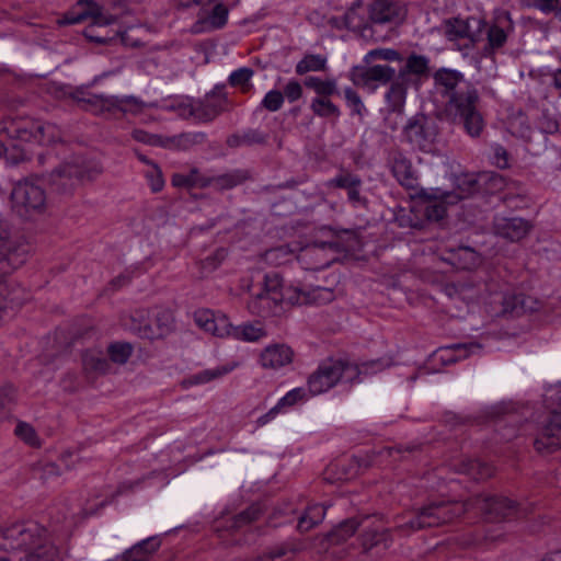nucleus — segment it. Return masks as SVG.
Segmentation results:
<instances>
[{"label": "nucleus", "instance_id": "3", "mask_svg": "<svg viewBox=\"0 0 561 561\" xmlns=\"http://www.w3.org/2000/svg\"><path fill=\"white\" fill-rule=\"evenodd\" d=\"M0 538L1 549L24 553L19 561H54L57 556L56 547L47 538V530L33 522L11 525Z\"/></svg>", "mask_w": 561, "mask_h": 561}, {"label": "nucleus", "instance_id": "40", "mask_svg": "<svg viewBox=\"0 0 561 561\" xmlns=\"http://www.w3.org/2000/svg\"><path fill=\"white\" fill-rule=\"evenodd\" d=\"M359 526L356 518H351L342 522L329 534V541L334 545H340L352 537Z\"/></svg>", "mask_w": 561, "mask_h": 561}, {"label": "nucleus", "instance_id": "10", "mask_svg": "<svg viewBox=\"0 0 561 561\" xmlns=\"http://www.w3.org/2000/svg\"><path fill=\"white\" fill-rule=\"evenodd\" d=\"M394 76V68L388 65L358 66L352 69L350 79L355 85L375 92L380 85L391 82Z\"/></svg>", "mask_w": 561, "mask_h": 561}, {"label": "nucleus", "instance_id": "31", "mask_svg": "<svg viewBox=\"0 0 561 561\" xmlns=\"http://www.w3.org/2000/svg\"><path fill=\"white\" fill-rule=\"evenodd\" d=\"M116 95H89L88 106L84 107L85 111L91 112L93 115H116L115 107Z\"/></svg>", "mask_w": 561, "mask_h": 561}, {"label": "nucleus", "instance_id": "21", "mask_svg": "<svg viewBox=\"0 0 561 561\" xmlns=\"http://www.w3.org/2000/svg\"><path fill=\"white\" fill-rule=\"evenodd\" d=\"M266 335L267 332L260 322H245L240 325H232L229 322V334L227 336L234 340L254 343L266 337Z\"/></svg>", "mask_w": 561, "mask_h": 561}, {"label": "nucleus", "instance_id": "17", "mask_svg": "<svg viewBox=\"0 0 561 561\" xmlns=\"http://www.w3.org/2000/svg\"><path fill=\"white\" fill-rule=\"evenodd\" d=\"M558 447H561V414L553 413L549 424L535 439V448L541 453L552 451Z\"/></svg>", "mask_w": 561, "mask_h": 561}, {"label": "nucleus", "instance_id": "42", "mask_svg": "<svg viewBox=\"0 0 561 561\" xmlns=\"http://www.w3.org/2000/svg\"><path fill=\"white\" fill-rule=\"evenodd\" d=\"M20 291V288H11L7 282L0 279V311L18 307Z\"/></svg>", "mask_w": 561, "mask_h": 561}, {"label": "nucleus", "instance_id": "44", "mask_svg": "<svg viewBox=\"0 0 561 561\" xmlns=\"http://www.w3.org/2000/svg\"><path fill=\"white\" fill-rule=\"evenodd\" d=\"M295 251V249H291L287 244L279 245L267 250L264 253V259L270 264L280 265L288 262L289 259L294 255Z\"/></svg>", "mask_w": 561, "mask_h": 561}, {"label": "nucleus", "instance_id": "22", "mask_svg": "<svg viewBox=\"0 0 561 561\" xmlns=\"http://www.w3.org/2000/svg\"><path fill=\"white\" fill-rule=\"evenodd\" d=\"M8 123V137L16 138L25 142H35L34 133L39 131V121L21 118L16 121H4Z\"/></svg>", "mask_w": 561, "mask_h": 561}, {"label": "nucleus", "instance_id": "56", "mask_svg": "<svg viewBox=\"0 0 561 561\" xmlns=\"http://www.w3.org/2000/svg\"><path fill=\"white\" fill-rule=\"evenodd\" d=\"M15 434L31 446H38V438L34 428L26 423H19L15 427Z\"/></svg>", "mask_w": 561, "mask_h": 561}, {"label": "nucleus", "instance_id": "27", "mask_svg": "<svg viewBox=\"0 0 561 561\" xmlns=\"http://www.w3.org/2000/svg\"><path fill=\"white\" fill-rule=\"evenodd\" d=\"M203 133H182L171 137H164L162 148L171 150H190L193 147L204 142Z\"/></svg>", "mask_w": 561, "mask_h": 561}, {"label": "nucleus", "instance_id": "64", "mask_svg": "<svg viewBox=\"0 0 561 561\" xmlns=\"http://www.w3.org/2000/svg\"><path fill=\"white\" fill-rule=\"evenodd\" d=\"M493 163L500 168V169H505L508 167V156H507V151L501 147V146H495L493 148Z\"/></svg>", "mask_w": 561, "mask_h": 561}, {"label": "nucleus", "instance_id": "33", "mask_svg": "<svg viewBox=\"0 0 561 561\" xmlns=\"http://www.w3.org/2000/svg\"><path fill=\"white\" fill-rule=\"evenodd\" d=\"M325 511L327 508L321 504L309 505L298 519V530L306 533L319 525L325 516Z\"/></svg>", "mask_w": 561, "mask_h": 561}, {"label": "nucleus", "instance_id": "62", "mask_svg": "<svg viewBox=\"0 0 561 561\" xmlns=\"http://www.w3.org/2000/svg\"><path fill=\"white\" fill-rule=\"evenodd\" d=\"M259 511L257 508L250 507L249 510L240 513L234 518V527H241L245 524H249L257 518Z\"/></svg>", "mask_w": 561, "mask_h": 561}, {"label": "nucleus", "instance_id": "57", "mask_svg": "<svg viewBox=\"0 0 561 561\" xmlns=\"http://www.w3.org/2000/svg\"><path fill=\"white\" fill-rule=\"evenodd\" d=\"M381 540H383V533L379 528L366 529L362 535V545L365 550H370Z\"/></svg>", "mask_w": 561, "mask_h": 561}, {"label": "nucleus", "instance_id": "47", "mask_svg": "<svg viewBox=\"0 0 561 561\" xmlns=\"http://www.w3.org/2000/svg\"><path fill=\"white\" fill-rule=\"evenodd\" d=\"M311 396L308 391V388L305 389L302 387H298L288 391L283 398H280L277 402V405L280 410H283L285 408L294 407L298 402H305Z\"/></svg>", "mask_w": 561, "mask_h": 561}, {"label": "nucleus", "instance_id": "52", "mask_svg": "<svg viewBox=\"0 0 561 561\" xmlns=\"http://www.w3.org/2000/svg\"><path fill=\"white\" fill-rule=\"evenodd\" d=\"M403 137L410 144H419L421 141V119L419 114L409 119L403 128Z\"/></svg>", "mask_w": 561, "mask_h": 561}, {"label": "nucleus", "instance_id": "38", "mask_svg": "<svg viewBox=\"0 0 561 561\" xmlns=\"http://www.w3.org/2000/svg\"><path fill=\"white\" fill-rule=\"evenodd\" d=\"M312 113L321 118L337 119L341 116V111L330 98H313L310 103Z\"/></svg>", "mask_w": 561, "mask_h": 561}, {"label": "nucleus", "instance_id": "30", "mask_svg": "<svg viewBox=\"0 0 561 561\" xmlns=\"http://www.w3.org/2000/svg\"><path fill=\"white\" fill-rule=\"evenodd\" d=\"M222 103L224 100L206 98L192 107L191 114L199 122H210L224 111Z\"/></svg>", "mask_w": 561, "mask_h": 561}, {"label": "nucleus", "instance_id": "43", "mask_svg": "<svg viewBox=\"0 0 561 561\" xmlns=\"http://www.w3.org/2000/svg\"><path fill=\"white\" fill-rule=\"evenodd\" d=\"M39 131L34 133L35 142L38 145H50L56 142L60 133L56 125L39 121Z\"/></svg>", "mask_w": 561, "mask_h": 561}, {"label": "nucleus", "instance_id": "13", "mask_svg": "<svg viewBox=\"0 0 561 561\" xmlns=\"http://www.w3.org/2000/svg\"><path fill=\"white\" fill-rule=\"evenodd\" d=\"M294 351L284 343L270 344L259 355V364L264 369H279L293 363Z\"/></svg>", "mask_w": 561, "mask_h": 561}, {"label": "nucleus", "instance_id": "5", "mask_svg": "<svg viewBox=\"0 0 561 561\" xmlns=\"http://www.w3.org/2000/svg\"><path fill=\"white\" fill-rule=\"evenodd\" d=\"M375 366L379 369L381 363L379 360L371 362L370 364H363L362 368H359L357 365L340 360L323 362L308 377V391L313 397L329 391L340 381L347 383L360 381V374L367 373L370 368L374 369Z\"/></svg>", "mask_w": 561, "mask_h": 561}, {"label": "nucleus", "instance_id": "46", "mask_svg": "<svg viewBox=\"0 0 561 561\" xmlns=\"http://www.w3.org/2000/svg\"><path fill=\"white\" fill-rule=\"evenodd\" d=\"M405 88L401 83H392L386 94V101L393 112H400L405 100Z\"/></svg>", "mask_w": 561, "mask_h": 561}, {"label": "nucleus", "instance_id": "2", "mask_svg": "<svg viewBox=\"0 0 561 561\" xmlns=\"http://www.w3.org/2000/svg\"><path fill=\"white\" fill-rule=\"evenodd\" d=\"M477 511L490 522H502L516 514L513 501L503 496H477L467 502H438L423 506V528L454 520L462 514Z\"/></svg>", "mask_w": 561, "mask_h": 561}, {"label": "nucleus", "instance_id": "41", "mask_svg": "<svg viewBox=\"0 0 561 561\" xmlns=\"http://www.w3.org/2000/svg\"><path fill=\"white\" fill-rule=\"evenodd\" d=\"M254 71L251 68H239L229 76V84L231 87H238L243 93H248L253 88L251 83Z\"/></svg>", "mask_w": 561, "mask_h": 561}, {"label": "nucleus", "instance_id": "29", "mask_svg": "<svg viewBox=\"0 0 561 561\" xmlns=\"http://www.w3.org/2000/svg\"><path fill=\"white\" fill-rule=\"evenodd\" d=\"M448 260L460 270H473L482 263L481 255L469 247H460L451 251Z\"/></svg>", "mask_w": 561, "mask_h": 561}, {"label": "nucleus", "instance_id": "20", "mask_svg": "<svg viewBox=\"0 0 561 561\" xmlns=\"http://www.w3.org/2000/svg\"><path fill=\"white\" fill-rule=\"evenodd\" d=\"M237 367L238 363H231L215 368L204 369L186 377L182 381V385L184 388L205 385L226 376Z\"/></svg>", "mask_w": 561, "mask_h": 561}, {"label": "nucleus", "instance_id": "51", "mask_svg": "<svg viewBox=\"0 0 561 561\" xmlns=\"http://www.w3.org/2000/svg\"><path fill=\"white\" fill-rule=\"evenodd\" d=\"M145 178L150 186L151 192L158 193L164 187V179L158 164H152L146 172Z\"/></svg>", "mask_w": 561, "mask_h": 561}, {"label": "nucleus", "instance_id": "32", "mask_svg": "<svg viewBox=\"0 0 561 561\" xmlns=\"http://www.w3.org/2000/svg\"><path fill=\"white\" fill-rule=\"evenodd\" d=\"M305 85L314 91L316 98H330L339 94L337 82L334 78L321 79L310 76L306 78Z\"/></svg>", "mask_w": 561, "mask_h": 561}, {"label": "nucleus", "instance_id": "24", "mask_svg": "<svg viewBox=\"0 0 561 561\" xmlns=\"http://www.w3.org/2000/svg\"><path fill=\"white\" fill-rule=\"evenodd\" d=\"M171 183L179 188H205L210 186L208 176L201 173L197 168H192L188 173H174Z\"/></svg>", "mask_w": 561, "mask_h": 561}, {"label": "nucleus", "instance_id": "15", "mask_svg": "<svg viewBox=\"0 0 561 561\" xmlns=\"http://www.w3.org/2000/svg\"><path fill=\"white\" fill-rule=\"evenodd\" d=\"M195 323L218 337H226L229 334V319L221 313H215L209 309H198L194 313Z\"/></svg>", "mask_w": 561, "mask_h": 561}, {"label": "nucleus", "instance_id": "55", "mask_svg": "<svg viewBox=\"0 0 561 561\" xmlns=\"http://www.w3.org/2000/svg\"><path fill=\"white\" fill-rule=\"evenodd\" d=\"M329 184L348 191L354 186H360L362 180L355 174L342 173L332 179Z\"/></svg>", "mask_w": 561, "mask_h": 561}, {"label": "nucleus", "instance_id": "53", "mask_svg": "<svg viewBox=\"0 0 561 561\" xmlns=\"http://www.w3.org/2000/svg\"><path fill=\"white\" fill-rule=\"evenodd\" d=\"M344 96L347 105L352 108L353 114L363 117L366 113V106L364 105L358 93L354 91L352 88H346L344 90Z\"/></svg>", "mask_w": 561, "mask_h": 561}, {"label": "nucleus", "instance_id": "63", "mask_svg": "<svg viewBox=\"0 0 561 561\" xmlns=\"http://www.w3.org/2000/svg\"><path fill=\"white\" fill-rule=\"evenodd\" d=\"M226 250L219 249L203 262L205 268L215 270L226 259Z\"/></svg>", "mask_w": 561, "mask_h": 561}, {"label": "nucleus", "instance_id": "6", "mask_svg": "<svg viewBox=\"0 0 561 561\" xmlns=\"http://www.w3.org/2000/svg\"><path fill=\"white\" fill-rule=\"evenodd\" d=\"M477 188V180L473 174H459L455 178V191L428 194L423 190V208L427 221L442 220L447 211V206L469 197Z\"/></svg>", "mask_w": 561, "mask_h": 561}, {"label": "nucleus", "instance_id": "28", "mask_svg": "<svg viewBox=\"0 0 561 561\" xmlns=\"http://www.w3.org/2000/svg\"><path fill=\"white\" fill-rule=\"evenodd\" d=\"M82 367L88 377L104 375L110 370V364L100 351L84 352L82 355Z\"/></svg>", "mask_w": 561, "mask_h": 561}, {"label": "nucleus", "instance_id": "4", "mask_svg": "<svg viewBox=\"0 0 561 561\" xmlns=\"http://www.w3.org/2000/svg\"><path fill=\"white\" fill-rule=\"evenodd\" d=\"M91 19L90 25L84 30V36L98 44H110L118 39V31L110 30L108 26L115 22L113 15H106L102 8L92 0H79L72 11L67 12L60 24L73 25Z\"/></svg>", "mask_w": 561, "mask_h": 561}, {"label": "nucleus", "instance_id": "61", "mask_svg": "<svg viewBox=\"0 0 561 561\" xmlns=\"http://www.w3.org/2000/svg\"><path fill=\"white\" fill-rule=\"evenodd\" d=\"M411 73H421V56L415 54L408 58L405 66L399 71V75L402 79H405Z\"/></svg>", "mask_w": 561, "mask_h": 561}, {"label": "nucleus", "instance_id": "49", "mask_svg": "<svg viewBox=\"0 0 561 561\" xmlns=\"http://www.w3.org/2000/svg\"><path fill=\"white\" fill-rule=\"evenodd\" d=\"M133 353V347L128 343H114L108 347V355L112 362L125 364Z\"/></svg>", "mask_w": 561, "mask_h": 561}, {"label": "nucleus", "instance_id": "12", "mask_svg": "<svg viewBox=\"0 0 561 561\" xmlns=\"http://www.w3.org/2000/svg\"><path fill=\"white\" fill-rule=\"evenodd\" d=\"M339 250L336 242H322L308 245L298 255L306 270L319 271L329 267L335 261Z\"/></svg>", "mask_w": 561, "mask_h": 561}, {"label": "nucleus", "instance_id": "18", "mask_svg": "<svg viewBox=\"0 0 561 561\" xmlns=\"http://www.w3.org/2000/svg\"><path fill=\"white\" fill-rule=\"evenodd\" d=\"M284 301L278 299V296L273 297L264 293H260L252 297L248 302V310L262 318L276 316L282 310V304Z\"/></svg>", "mask_w": 561, "mask_h": 561}, {"label": "nucleus", "instance_id": "35", "mask_svg": "<svg viewBox=\"0 0 561 561\" xmlns=\"http://www.w3.org/2000/svg\"><path fill=\"white\" fill-rule=\"evenodd\" d=\"M328 59L323 55L307 54L296 65V73L299 76L308 72L324 71L327 69Z\"/></svg>", "mask_w": 561, "mask_h": 561}, {"label": "nucleus", "instance_id": "54", "mask_svg": "<svg viewBox=\"0 0 561 561\" xmlns=\"http://www.w3.org/2000/svg\"><path fill=\"white\" fill-rule=\"evenodd\" d=\"M283 104H284V95L278 90L268 91L264 95V98L261 102L262 107H264L265 110H267L270 112H276V111L280 110Z\"/></svg>", "mask_w": 561, "mask_h": 561}, {"label": "nucleus", "instance_id": "7", "mask_svg": "<svg viewBox=\"0 0 561 561\" xmlns=\"http://www.w3.org/2000/svg\"><path fill=\"white\" fill-rule=\"evenodd\" d=\"M12 210L20 217L31 219L45 213L46 192L41 184L31 179L19 181L11 192Z\"/></svg>", "mask_w": 561, "mask_h": 561}, {"label": "nucleus", "instance_id": "58", "mask_svg": "<svg viewBox=\"0 0 561 561\" xmlns=\"http://www.w3.org/2000/svg\"><path fill=\"white\" fill-rule=\"evenodd\" d=\"M131 137L138 141L150 146L162 147L164 137L158 135H151L142 129H135L131 133Z\"/></svg>", "mask_w": 561, "mask_h": 561}, {"label": "nucleus", "instance_id": "36", "mask_svg": "<svg viewBox=\"0 0 561 561\" xmlns=\"http://www.w3.org/2000/svg\"><path fill=\"white\" fill-rule=\"evenodd\" d=\"M481 287V285L473 283L459 282L453 286L450 295L467 304L479 302L482 299Z\"/></svg>", "mask_w": 561, "mask_h": 561}, {"label": "nucleus", "instance_id": "59", "mask_svg": "<svg viewBox=\"0 0 561 561\" xmlns=\"http://www.w3.org/2000/svg\"><path fill=\"white\" fill-rule=\"evenodd\" d=\"M302 85L297 80H289L284 87V99L286 98L289 103L298 101L302 96Z\"/></svg>", "mask_w": 561, "mask_h": 561}, {"label": "nucleus", "instance_id": "45", "mask_svg": "<svg viewBox=\"0 0 561 561\" xmlns=\"http://www.w3.org/2000/svg\"><path fill=\"white\" fill-rule=\"evenodd\" d=\"M297 549L290 543H283L273 548L260 561H293Z\"/></svg>", "mask_w": 561, "mask_h": 561}, {"label": "nucleus", "instance_id": "19", "mask_svg": "<svg viewBox=\"0 0 561 561\" xmlns=\"http://www.w3.org/2000/svg\"><path fill=\"white\" fill-rule=\"evenodd\" d=\"M161 541L159 537H149L134 545L124 553L116 557L114 561H147L149 557L159 549Z\"/></svg>", "mask_w": 561, "mask_h": 561}, {"label": "nucleus", "instance_id": "8", "mask_svg": "<svg viewBox=\"0 0 561 561\" xmlns=\"http://www.w3.org/2000/svg\"><path fill=\"white\" fill-rule=\"evenodd\" d=\"M262 293L275 298L278 296L279 300L291 305H304L310 301L324 304L332 301L334 298L333 291L329 288L317 287L310 293H306L296 287H285L282 277L277 273L265 275L264 289Z\"/></svg>", "mask_w": 561, "mask_h": 561}, {"label": "nucleus", "instance_id": "26", "mask_svg": "<svg viewBox=\"0 0 561 561\" xmlns=\"http://www.w3.org/2000/svg\"><path fill=\"white\" fill-rule=\"evenodd\" d=\"M228 21V9L218 3L214 7L213 11L204 19H201L195 24L196 32H210L214 30L222 28Z\"/></svg>", "mask_w": 561, "mask_h": 561}, {"label": "nucleus", "instance_id": "48", "mask_svg": "<svg viewBox=\"0 0 561 561\" xmlns=\"http://www.w3.org/2000/svg\"><path fill=\"white\" fill-rule=\"evenodd\" d=\"M394 175L401 185L408 188H414L416 178L413 176L410 165L405 161H397L393 167Z\"/></svg>", "mask_w": 561, "mask_h": 561}, {"label": "nucleus", "instance_id": "14", "mask_svg": "<svg viewBox=\"0 0 561 561\" xmlns=\"http://www.w3.org/2000/svg\"><path fill=\"white\" fill-rule=\"evenodd\" d=\"M530 229V222L519 217L496 216L493 221L494 233L513 242L525 238Z\"/></svg>", "mask_w": 561, "mask_h": 561}, {"label": "nucleus", "instance_id": "37", "mask_svg": "<svg viewBox=\"0 0 561 561\" xmlns=\"http://www.w3.org/2000/svg\"><path fill=\"white\" fill-rule=\"evenodd\" d=\"M115 107L116 114L139 115L145 111L147 104L141 99L134 95H116Z\"/></svg>", "mask_w": 561, "mask_h": 561}, {"label": "nucleus", "instance_id": "16", "mask_svg": "<svg viewBox=\"0 0 561 561\" xmlns=\"http://www.w3.org/2000/svg\"><path fill=\"white\" fill-rule=\"evenodd\" d=\"M404 15L403 8L389 0L373 2L369 10V18L374 24H399Z\"/></svg>", "mask_w": 561, "mask_h": 561}, {"label": "nucleus", "instance_id": "60", "mask_svg": "<svg viewBox=\"0 0 561 561\" xmlns=\"http://www.w3.org/2000/svg\"><path fill=\"white\" fill-rule=\"evenodd\" d=\"M506 33L499 26H492L488 31V42L491 48H500L506 42Z\"/></svg>", "mask_w": 561, "mask_h": 561}, {"label": "nucleus", "instance_id": "11", "mask_svg": "<svg viewBox=\"0 0 561 561\" xmlns=\"http://www.w3.org/2000/svg\"><path fill=\"white\" fill-rule=\"evenodd\" d=\"M94 173L78 162L60 164L49 174L50 184L59 192L73 190L85 180H92Z\"/></svg>", "mask_w": 561, "mask_h": 561}, {"label": "nucleus", "instance_id": "23", "mask_svg": "<svg viewBox=\"0 0 561 561\" xmlns=\"http://www.w3.org/2000/svg\"><path fill=\"white\" fill-rule=\"evenodd\" d=\"M529 298L515 291H506L501 295L500 310H494L496 314H519L533 310V307L528 305Z\"/></svg>", "mask_w": 561, "mask_h": 561}, {"label": "nucleus", "instance_id": "9", "mask_svg": "<svg viewBox=\"0 0 561 561\" xmlns=\"http://www.w3.org/2000/svg\"><path fill=\"white\" fill-rule=\"evenodd\" d=\"M30 245L21 238H12L8 225L0 220V263H5L4 272L21 266L27 259Z\"/></svg>", "mask_w": 561, "mask_h": 561}, {"label": "nucleus", "instance_id": "34", "mask_svg": "<svg viewBox=\"0 0 561 561\" xmlns=\"http://www.w3.org/2000/svg\"><path fill=\"white\" fill-rule=\"evenodd\" d=\"M459 471L461 473L468 474L474 480H483L493 476L494 468L491 465L480 460L468 459L461 462Z\"/></svg>", "mask_w": 561, "mask_h": 561}, {"label": "nucleus", "instance_id": "50", "mask_svg": "<svg viewBox=\"0 0 561 561\" xmlns=\"http://www.w3.org/2000/svg\"><path fill=\"white\" fill-rule=\"evenodd\" d=\"M380 59V60H387V61H400L401 55L392 48H376L369 50L365 57V62H370L371 60Z\"/></svg>", "mask_w": 561, "mask_h": 561}, {"label": "nucleus", "instance_id": "39", "mask_svg": "<svg viewBox=\"0 0 561 561\" xmlns=\"http://www.w3.org/2000/svg\"><path fill=\"white\" fill-rule=\"evenodd\" d=\"M248 179V174L244 171H233L230 173L217 175V176H208V181L210 182V186H214L218 190H230L236 187L237 185L242 184Z\"/></svg>", "mask_w": 561, "mask_h": 561}, {"label": "nucleus", "instance_id": "25", "mask_svg": "<svg viewBox=\"0 0 561 561\" xmlns=\"http://www.w3.org/2000/svg\"><path fill=\"white\" fill-rule=\"evenodd\" d=\"M374 462L375 460L370 458L362 459L359 457H351L337 460L335 463L331 465V468L341 470L337 477L339 480H350L356 477L362 468L366 469Z\"/></svg>", "mask_w": 561, "mask_h": 561}, {"label": "nucleus", "instance_id": "1", "mask_svg": "<svg viewBox=\"0 0 561 561\" xmlns=\"http://www.w3.org/2000/svg\"><path fill=\"white\" fill-rule=\"evenodd\" d=\"M434 81L436 89L448 96L444 110L445 116L453 122L460 121L471 137L480 136L484 121L477 108L479 102L477 89L467 84L465 90L456 91L461 83L466 82L463 75L446 68L435 72Z\"/></svg>", "mask_w": 561, "mask_h": 561}]
</instances>
